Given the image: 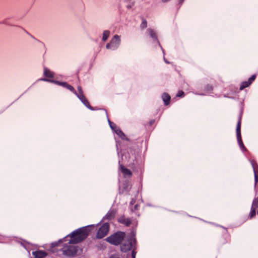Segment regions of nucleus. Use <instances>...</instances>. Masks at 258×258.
Here are the masks:
<instances>
[{"instance_id":"obj_14","label":"nucleus","mask_w":258,"mask_h":258,"mask_svg":"<svg viewBox=\"0 0 258 258\" xmlns=\"http://www.w3.org/2000/svg\"><path fill=\"white\" fill-rule=\"evenodd\" d=\"M252 208H257L258 207V199H255L252 203Z\"/></svg>"},{"instance_id":"obj_18","label":"nucleus","mask_w":258,"mask_h":258,"mask_svg":"<svg viewBox=\"0 0 258 258\" xmlns=\"http://www.w3.org/2000/svg\"><path fill=\"white\" fill-rule=\"evenodd\" d=\"M256 208H252L251 207V211L250 212V218L253 217L255 215V210Z\"/></svg>"},{"instance_id":"obj_23","label":"nucleus","mask_w":258,"mask_h":258,"mask_svg":"<svg viewBox=\"0 0 258 258\" xmlns=\"http://www.w3.org/2000/svg\"><path fill=\"white\" fill-rule=\"evenodd\" d=\"M183 95H184L183 92L181 91H179L178 93V94L177 95V96H178V97H182L183 96Z\"/></svg>"},{"instance_id":"obj_10","label":"nucleus","mask_w":258,"mask_h":258,"mask_svg":"<svg viewBox=\"0 0 258 258\" xmlns=\"http://www.w3.org/2000/svg\"><path fill=\"white\" fill-rule=\"evenodd\" d=\"M162 99L165 102V104L167 105L169 102L170 96L167 93H164L162 95Z\"/></svg>"},{"instance_id":"obj_27","label":"nucleus","mask_w":258,"mask_h":258,"mask_svg":"<svg viewBox=\"0 0 258 258\" xmlns=\"http://www.w3.org/2000/svg\"><path fill=\"white\" fill-rule=\"evenodd\" d=\"M127 222L126 223V225H129L130 224V222L128 221V220H127Z\"/></svg>"},{"instance_id":"obj_2","label":"nucleus","mask_w":258,"mask_h":258,"mask_svg":"<svg viewBox=\"0 0 258 258\" xmlns=\"http://www.w3.org/2000/svg\"><path fill=\"white\" fill-rule=\"evenodd\" d=\"M124 237L125 233L124 232H119L109 236L106 239V240L112 244L118 245L123 239Z\"/></svg>"},{"instance_id":"obj_19","label":"nucleus","mask_w":258,"mask_h":258,"mask_svg":"<svg viewBox=\"0 0 258 258\" xmlns=\"http://www.w3.org/2000/svg\"><path fill=\"white\" fill-rule=\"evenodd\" d=\"M255 79V76L253 75L248 80V83H247L248 85H250L251 83Z\"/></svg>"},{"instance_id":"obj_3","label":"nucleus","mask_w":258,"mask_h":258,"mask_svg":"<svg viewBox=\"0 0 258 258\" xmlns=\"http://www.w3.org/2000/svg\"><path fill=\"white\" fill-rule=\"evenodd\" d=\"M109 225L105 223L102 224L98 229L96 233V238L101 239L105 237L108 233Z\"/></svg>"},{"instance_id":"obj_26","label":"nucleus","mask_w":258,"mask_h":258,"mask_svg":"<svg viewBox=\"0 0 258 258\" xmlns=\"http://www.w3.org/2000/svg\"><path fill=\"white\" fill-rule=\"evenodd\" d=\"M110 258H119V257H117V256L113 255V256H111Z\"/></svg>"},{"instance_id":"obj_21","label":"nucleus","mask_w":258,"mask_h":258,"mask_svg":"<svg viewBox=\"0 0 258 258\" xmlns=\"http://www.w3.org/2000/svg\"><path fill=\"white\" fill-rule=\"evenodd\" d=\"M108 37V33H104L103 36V40L104 41H105Z\"/></svg>"},{"instance_id":"obj_17","label":"nucleus","mask_w":258,"mask_h":258,"mask_svg":"<svg viewBox=\"0 0 258 258\" xmlns=\"http://www.w3.org/2000/svg\"><path fill=\"white\" fill-rule=\"evenodd\" d=\"M116 133L121 138L124 136L123 133L119 129L115 130Z\"/></svg>"},{"instance_id":"obj_5","label":"nucleus","mask_w":258,"mask_h":258,"mask_svg":"<svg viewBox=\"0 0 258 258\" xmlns=\"http://www.w3.org/2000/svg\"><path fill=\"white\" fill-rule=\"evenodd\" d=\"M78 89L79 91V93L77 95L78 97L86 106L89 107V103L83 94L81 87L79 86Z\"/></svg>"},{"instance_id":"obj_20","label":"nucleus","mask_w":258,"mask_h":258,"mask_svg":"<svg viewBox=\"0 0 258 258\" xmlns=\"http://www.w3.org/2000/svg\"><path fill=\"white\" fill-rule=\"evenodd\" d=\"M135 5V2H132L131 4H129L127 5L126 8L127 9H131Z\"/></svg>"},{"instance_id":"obj_1","label":"nucleus","mask_w":258,"mask_h":258,"mask_svg":"<svg viewBox=\"0 0 258 258\" xmlns=\"http://www.w3.org/2000/svg\"><path fill=\"white\" fill-rule=\"evenodd\" d=\"M88 235V231L86 228L79 229L71 235L66 236L63 241L67 242L62 248V252L65 255H73L77 253V247L74 245H67V244H76L83 240Z\"/></svg>"},{"instance_id":"obj_13","label":"nucleus","mask_w":258,"mask_h":258,"mask_svg":"<svg viewBox=\"0 0 258 258\" xmlns=\"http://www.w3.org/2000/svg\"><path fill=\"white\" fill-rule=\"evenodd\" d=\"M252 166H253L254 173L255 181V183H256L258 181V171H257L256 170V168L253 164H252Z\"/></svg>"},{"instance_id":"obj_16","label":"nucleus","mask_w":258,"mask_h":258,"mask_svg":"<svg viewBox=\"0 0 258 258\" xmlns=\"http://www.w3.org/2000/svg\"><path fill=\"white\" fill-rule=\"evenodd\" d=\"M147 27V22L146 20L143 19L142 22L141 24V27L142 28H145Z\"/></svg>"},{"instance_id":"obj_7","label":"nucleus","mask_w":258,"mask_h":258,"mask_svg":"<svg viewBox=\"0 0 258 258\" xmlns=\"http://www.w3.org/2000/svg\"><path fill=\"white\" fill-rule=\"evenodd\" d=\"M132 248V243L130 240H128L125 243L122 244L121 246V250L122 251H126Z\"/></svg>"},{"instance_id":"obj_22","label":"nucleus","mask_w":258,"mask_h":258,"mask_svg":"<svg viewBox=\"0 0 258 258\" xmlns=\"http://www.w3.org/2000/svg\"><path fill=\"white\" fill-rule=\"evenodd\" d=\"M15 30L16 31H20V32L25 31L23 28L19 27H17L16 28V30Z\"/></svg>"},{"instance_id":"obj_11","label":"nucleus","mask_w":258,"mask_h":258,"mask_svg":"<svg viewBox=\"0 0 258 258\" xmlns=\"http://www.w3.org/2000/svg\"><path fill=\"white\" fill-rule=\"evenodd\" d=\"M55 83L56 84H60V85H63L64 87H66L67 88H68V89H69L70 91H72L73 92H74V93H76V91H75V90L74 89V88L71 85L67 84V83H60L58 82H55Z\"/></svg>"},{"instance_id":"obj_24","label":"nucleus","mask_w":258,"mask_h":258,"mask_svg":"<svg viewBox=\"0 0 258 258\" xmlns=\"http://www.w3.org/2000/svg\"><path fill=\"white\" fill-rule=\"evenodd\" d=\"M109 123L111 128L114 130V126H115V125L110 121H109Z\"/></svg>"},{"instance_id":"obj_6","label":"nucleus","mask_w":258,"mask_h":258,"mask_svg":"<svg viewBox=\"0 0 258 258\" xmlns=\"http://www.w3.org/2000/svg\"><path fill=\"white\" fill-rule=\"evenodd\" d=\"M236 133H237V136L238 141L239 144V145L241 147L243 146V144L242 143L241 138L240 136V121H239L236 127Z\"/></svg>"},{"instance_id":"obj_25","label":"nucleus","mask_w":258,"mask_h":258,"mask_svg":"<svg viewBox=\"0 0 258 258\" xmlns=\"http://www.w3.org/2000/svg\"><path fill=\"white\" fill-rule=\"evenodd\" d=\"M136 257V252L135 251V250H133L132 253V258H135Z\"/></svg>"},{"instance_id":"obj_29","label":"nucleus","mask_w":258,"mask_h":258,"mask_svg":"<svg viewBox=\"0 0 258 258\" xmlns=\"http://www.w3.org/2000/svg\"><path fill=\"white\" fill-rule=\"evenodd\" d=\"M103 32L106 33V32H109L108 31H104Z\"/></svg>"},{"instance_id":"obj_8","label":"nucleus","mask_w":258,"mask_h":258,"mask_svg":"<svg viewBox=\"0 0 258 258\" xmlns=\"http://www.w3.org/2000/svg\"><path fill=\"white\" fill-rule=\"evenodd\" d=\"M35 258H43L46 256V253L43 251H36L32 253Z\"/></svg>"},{"instance_id":"obj_15","label":"nucleus","mask_w":258,"mask_h":258,"mask_svg":"<svg viewBox=\"0 0 258 258\" xmlns=\"http://www.w3.org/2000/svg\"><path fill=\"white\" fill-rule=\"evenodd\" d=\"M248 83V81L247 82H243L240 87V89L242 90L244 88H245V87H248L249 85L247 84Z\"/></svg>"},{"instance_id":"obj_28","label":"nucleus","mask_w":258,"mask_h":258,"mask_svg":"<svg viewBox=\"0 0 258 258\" xmlns=\"http://www.w3.org/2000/svg\"><path fill=\"white\" fill-rule=\"evenodd\" d=\"M43 80L46 81H49L48 80L46 79H43Z\"/></svg>"},{"instance_id":"obj_12","label":"nucleus","mask_w":258,"mask_h":258,"mask_svg":"<svg viewBox=\"0 0 258 258\" xmlns=\"http://www.w3.org/2000/svg\"><path fill=\"white\" fill-rule=\"evenodd\" d=\"M44 74L45 77L48 78H52L53 74L48 69L45 68L44 71Z\"/></svg>"},{"instance_id":"obj_9","label":"nucleus","mask_w":258,"mask_h":258,"mask_svg":"<svg viewBox=\"0 0 258 258\" xmlns=\"http://www.w3.org/2000/svg\"><path fill=\"white\" fill-rule=\"evenodd\" d=\"M120 169L122 173L125 176H131L132 175V172L128 169L125 168L123 166H120Z\"/></svg>"},{"instance_id":"obj_4","label":"nucleus","mask_w":258,"mask_h":258,"mask_svg":"<svg viewBox=\"0 0 258 258\" xmlns=\"http://www.w3.org/2000/svg\"><path fill=\"white\" fill-rule=\"evenodd\" d=\"M119 42V39L117 35H115L112 39L111 42L106 45L107 48L114 49L118 46Z\"/></svg>"}]
</instances>
